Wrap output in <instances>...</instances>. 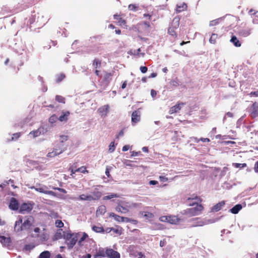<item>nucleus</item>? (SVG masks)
<instances>
[{
	"mask_svg": "<svg viewBox=\"0 0 258 258\" xmlns=\"http://www.w3.org/2000/svg\"><path fill=\"white\" fill-rule=\"evenodd\" d=\"M137 7L135 5L131 4L128 6V9L131 11H136Z\"/></svg>",
	"mask_w": 258,
	"mask_h": 258,
	"instance_id": "09e8293b",
	"label": "nucleus"
},
{
	"mask_svg": "<svg viewBox=\"0 0 258 258\" xmlns=\"http://www.w3.org/2000/svg\"><path fill=\"white\" fill-rule=\"evenodd\" d=\"M184 105V103H179L176 104L175 106L172 107L169 111V113L170 114H172L174 113L178 112L181 108V107Z\"/></svg>",
	"mask_w": 258,
	"mask_h": 258,
	"instance_id": "ddd939ff",
	"label": "nucleus"
},
{
	"mask_svg": "<svg viewBox=\"0 0 258 258\" xmlns=\"http://www.w3.org/2000/svg\"><path fill=\"white\" fill-rule=\"evenodd\" d=\"M66 78V75L63 73H61L59 74L56 79V82L57 83L60 82L62 80H63Z\"/></svg>",
	"mask_w": 258,
	"mask_h": 258,
	"instance_id": "e433bc0d",
	"label": "nucleus"
},
{
	"mask_svg": "<svg viewBox=\"0 0 258 258\" xmlns=\"http://www.w3.org/2000/svg\"><path fill=\"white\" fill-rule=\"evenodd\" d=\"M0 242L5 246H9L11 242L9 237L0 236Z\"/></svg>",
	"mask_w": 258,
	"mask_h": 258,
	"instance_id": "f3484780",
	"label": "nucleus"
},
{
	"mask_svg": "<svg viewBox=\"0 0 258 258\" xmlns=\"http://www.w3.org/2000/svg\"><path fill=\"white\" fill-rule=\"evenodd\" d=\"M140 154H141L140 152H137L133 151L132 152L131 155H132V156H138Z\"/></svg>",
	"mask_w": 258,
	"mask_h": 258,
	"instance_id": "69168bd1",
	"label": "nucleus"
},
{
	"mask_svg": "<svg viewBox=\"0 0 258 258\" xmlns=\"http://www.w3.org/2000/svg\"><path fill=\"white\" fill-rule=\"evenodd\" d=\"M70 114V112L69 111L62 112V114L59 117L58 119L60 121H67L68 119V116Z\"/></svg>",
	"mask_w": 258,
	"mask_h": 258,
	"instance_id": "412c9836",
	"label": "nucleus"
},
{
	"mask_svg": "<svg viewBox=\"0 0 258 258\" xmlns=\"http://www.w3.org/2000/svg\"><path fill=\"white\" fill-rule=\"evenodd\" d=\"M57 119V116L55 114H53L49 117V121L50 123H53L55 122L56 121Z\"/></svg>",
	"mask_w": 258,
	"mask_h": 258,
	"instance_id": "ea45409f",
	"label": "nucleus"
},
{
	"mask_svg": "<svg viewBox=\"0 0 258 258\" xmlns=\"http://www.w3.org/2000/svg\"><path fill=\"white\" fill-rule=\"evenodd\" d=\"M136 256H138V258H144V255L141 252H139Z\"/></svg>",
	"mask_w": 258,
	"mask_h": 258,
	"instance_id": "774afa93",
	"label": "nucleus"
},
{
	"mask_svg": "<svg viewBox=\"0 0 258 258\" xmlns=\"http://www.w3.org/2000/svg\"><path fill=\"white\" fill-rule=\"evenodd\" d=\"M31 188L34 189L36 191L41 193H44L45 194H48L52 196L55 195V194L53 191L50 190H45L43 187H35L34 186H32Z\"/></svg>",
	"mask_w": 258,
	"mask_h": 258,
	"instance_id": "2eb2a0df",
	"label": "nucleus"
},
{
	"mask_svg": "<svg viewBox=\"0 0 258 258\" xmlns=\"http://www.w3.org/2000/svg\"><path fill=\"white\" fill-rule=\"evenodd\" d=\"M130 146L129 145H125L122 147V151H126L130 149Z\"/></svg>",
	"mask_w": 258,
	"mask_h": 258,
	"instance_id": "052dcab7",
	"label": "nucleus"
},
{
	"mask_svg": "<svg viewBox=\"0 0 258 258\" xmlns=\"http://www.w3.org/2000/svg\"><path fill=\"white\" fill-rule=\"evenodd\" d=\"M19 205L18 201L14 198H12L9 205V207L12 210H17L19 209Z\"/></svg>",
	"mask_w": 258,
	"mask_h": 258,
	"instance_id": "6e6552de",
	"label": "nucleus"
},
{
	"mask_svg": "<svg viewBox=\"0 0 258 258\" xmlns=\"http://www.w3.org/2000/svg\"><path fill=\"white\" fill-rule=\"evenodd\" d=\"M81 172L83 173H89V171L86 169V167L84 166V169L83 168V169L81 170Z\"/></svg>",
	"mask_w": 258,
	"mask_h": 258,
	"instance_id": "338daca9",
	"label": "nucleus"
},
{
	"mask_svg": "<svg viewBox=\"0 0 258 258\" xmlns=\"http://www.w3.org/2000/svg\"><path fill=\"white\" fill-rule=\"evenodd\" d=\"M68 136L66 135L60 136V142L63 143L67 141L68 140Z\"/></svg>",
	"mask_w": 258,
	"mask_h": 258,
	"instance_id": "49530a36",
	"label": "nucleus"
},
{
	"mask_svg": "<svg viewBox=\"0 0 258 258\" xmlns=\"http://www.w3.org/2000/svg\"><path fill=\"white\" fill-rule=\"evenodd\" d=\"M113 231L114 233H118L119 230L117 229H115L114 228H109V231Z\"/></svg>",
	"mask_w": 258,
	"mask_h": 258,
	"instance_id": "e2e57ef3",
	"label": "nucleus"
},
{
	"mask_svg": "<svg viewBox=\"0 0 258 258\" xmlns=\"http://www.w3.org/2000/svg\"><path fill=\"white\" fill-rule=\"evenodd\" d=\"M106 212V208L104 205H101L97 209L96 216H100L104 215Z\"/></svg>",
	"mask_w": 258,
	"mask_h": 258,
	"instance_id": "a211bd4d",
	"label": "nucleus"
},
{
	"mask_svg": "<svg viewBox=\"0 0 258 258\" xmlns=\"http://www.w3.org/2000/svg\"><path fill=\"white\" fill-rule=\"evenodd\" d=\"M158 183V182L156 180H151L149 182V184L151 185H156Z\"/></svg>",
	"mask_w": 258,
	"mask_h": 258,
	"instance_id": "0e129e2a",
	"label": "nucleus"
},
{
	"mask_svg": "<svg viewBox=\"0 0 258 258\" xmlns=\"http://www.w3.org/2000/svg\"><path fill=\"white\" fill-rule=\"evenodd\" d=\"M195 205H196V207L188 208L186 210H183L181 213L183 215H185L189 217L197 216L201 214L202 211L203 210V207L202 205H198L195 203L189 204V206H194Z\"/></svg>",
	"mask_w": 258,
	"mask_h": 258,
	"instance_id": "f03ea898",
	"label": "nucleus"
},
{
	"mask_svg": "<svg viewBox=\"0 0 258 258\" xmlns=\"http://www.w3.org/2000/svg\"><path fill=\"white\" fill-rule=\"evenodd\" d=\"M130 53L131 54H133L134 55H136L138 57H144V53L141 52V48H138L137 50L131 49L130 51Z\"/></svg>",
	"mask_w": 258,
	"mask_h": 258,
	"instance_id": "6ab92c4d",
	"label": "nucleus"
},
{
	"mask_svg": "<svg viewBox=\"0 0 258 258\" xmlns=\"http://www.w3.org/2000/svg\"><path fill=\"white\" fill-rule=\"evenodd\" d=\"M50 257V253L48 251H44L41 252L39 258H49Z\"/></svg>",
	"mask_w": 258,
	"mask_h": 258,
	"instance_id": "2f4dec72",
	"label": "nucleus"
},
{
	"mask_svg": "<svg viewBox=\"0 0 258 258\" xmlns=\"http://www.w3.org/2000/svg\"><path fill=\"white\" fill-rule=\"evenodd\" d=\"M94 255L100 257H104L106 256V250L104 251L103 249H99V250L96 252V254Z\"/></svg>",
	"mask_w": 258,
	"mask_h": 258,
	"instance_id": "c756f323",
	"label": "nucleus"
},
{
	"mask_svg": "<svg viewBox=\"0 0 258 258\" xmlns=\"http://www.w3.org/2000/svg\"><path fill=\"white\" fill-rule=\"evenodd\" d=\"M250 114L252 118L258 116V103L254 102L250 108Z\"/></svg>",
	"mask_w": 258,
	"mask_h": 258,
	"instance_id": "9d476101",
	"label": "nucleus"
},
{
	"mask_svg": "<svg viewBox=\"0 0 258 258\" xmlns=\"http://www.w3.org/2000/svg\"><path fill=\"white\" fill-rule=\"evenodd\" d=\"M92 65L96 69H100L101 66V61L98 58H95L93 61Z\"/></svg>",
	"mask_w": 258,
	"mask_h": 258,
	"instance_id": "cd10ccee",
	"label": "nucleus"
},
{
	"mask_svg": "<svg viewBox=\"0 0 258 258\" xmlns=\"http://www.w3.org/2000/svg\"><path fill=\"white\" fill-rule=\"evenodd\" d=\"M40 240L42 241V242H44V241H45L47 240V235L45 233H43L42 234H41L40 235Z\"/></svg>",
	"mask_w": 258,
	"mask_h": 258,
	"instance_id": "de8ad7c7",
	"label": "nucleus"
},
{
	"mask_svg": "<svg viewBox=\"0 0 258 258\" xmlns=\"http://www.w3.org/2000/svg\"><path fill=\"white\" fill-rule=\"evenodd\" d=\"M218 38V35L217 34L213 33L212 34L211 38L209 39V41L211 43L214 44L216 42V40Z\"/></svg>",
	"mask_w": 258,
	"mask_h": 258,
	"instance_id": "4c0bfd02",
	"label": "nucleus"
},
{
	"mask_svg": "<svg viewBox=\"0 0 258 258\" xmlns=\"http://www.w3.org/2000/svg\"><path fill=\"white\" fill-rule=\"evenodd\" d=\"M154 217V214L146 211V219L151 220Z\"/></svg>",
	"mask_w": 258,
	"mask_h": 258,
	"instance_id": "a18cd8bd",
	"label": "nucleus"
},
{
	"mask_svg": "<svg viewBox=\"0 0 258 258\" xmlns=\"http://www.w3.org/2000/svg\"><path fill=\"white\" fill-rule=\"evenodd\" d=\"M230 41L233 43V44L236 47H240L241 43L238 40L235 36H233L230 40Z\"/></svg>",
	"mask_w": 258,
	"mask_h": 258,
	"instance_id": "c85d7f7f",
	"label": "nucleus"
},
{
	"mask_svg": "<svg viewBox=\"0 0 258 258\" xmlns=\"http://www.w3.org/2000/svg\"><path fill=\"white\" fill-rule=\"evenodd\" d=\"M105 174L106 175V176L108 177H110V172H109V168L108 167H107L106 169Z\"/></svg>",
	"mask_w": 258,
	"mask_h": 258,
	"instance_id": "680f3d73",
	"label": "nucleus"
},
{
	"mask_svg": "<svg viewBox=\"0 0 258 258\" xmlns=\"http://www.w3.org/2000/svg\"><path fill=\"white\" fill-rule=\"evenodd\" d=\"M159 220L161 222H167L171 224H176L180 221L176 216H163L160 217Z\"/></svg>",
	"mask_w": 258,
	"mask_h": 258,
	"instance_id": "39448f33",
	"label": "nucleus"
},
{
	"mask_svg": "<svg viewBox=\"0 0 258 258\" xmlns=\"http://www.w3.org/2000/svg\"><path fill=\"white\" fill-rule=\"evenodd\" d=\"M109 147V151L110 152H113L115 150L114 143L113 142L110 143Z\"/></svg>",
	"mask_w": 258,
	"mask_h": 258,
	"instance_id": "37998d69",
	"label": "nucleus"
},
{
	"mask_svg": "<svg viewBox=\"0 0 258 258\" xmlns=\"http://www.w3.org/2000/svg\"><path fill=\"white\" fill-rule=\"evenodd\" d=\"M175 28H173V27H170L169 29H168V33L171 35H174L175 34V31H174V29Z\"/></svg>",
	"mask_w": 258,
	"mask_h": 258,
	"instance_id": "8fccbe9b",
	"label": "nucleus"
},
{
	"mask_svg": "<svg viewBox=\"0 0 258 258\" xmlns=\"http://www.w3.org/2000/svg\"><path fill=\"white\" fill-rule=\"evenodd\" d=\"M109 106L108 105H104L101 107H100L98 111L100 115H101L102 116H105L107 115L108 112H109Z\"/></svg>",
	"mask_w": 258,
	"mask_h": 258,
	"instance_id": "4468645a",
	"label": "nucleus"
},
{
	"mask_svg": "<svg viewBox=\"0 0 258 258\" xmlns=\"http://www.w3.org/2000/svg\"><path fill=\"white\" fill-rule=\"evenodd\" d=\"M242 208V207L241 204H237L231 208L230 211L233 214H237Z\"/></svg>",
	"mask_w": 258,
	"mask_h": 258,
	"instance_id": "bb28decb",
	"label": "nucleus"
},
{
	"mask_svg": "<svg viewBox=\"0 0 258 258\" xmlns=\"http://www.w3.org/2000/svg\"><path fill=\"white\" fill-rule=\"evenodd\" d=\"M112 76L113 74L111 73L105 72L103 77V81L107 83H109L111 80Z\"/></svg>",
	"mask_w": 258,
	"mask_h": 258,
	"instance_id": "b1692460",
	"label": "nucleus"
},
{
	"mask_svg": "<svg viewBox=\"0 0 258 258\" xmlns=\"http://www.w3.org/2000/svg\"><path fill=\"white\" fill-rule=\"evenodd\" d=\"M34 223V218L31 216H19L18 220L15 222L14 230L16 232L29 230Z\"/></svg>",
	"mask_w": 258,
	"mask_h": 258,
	"instance_id": "f257e3e1",
	"label": "nucleus"
},
{
	"mask_svg": "<svg viewBox=\"0 0 258 258\" xmlns=\"http://www.w3.org/2000/svg\"><path fill=\"white\" fill-rule=\"evenodd\" d=\"M217 24V20H213L210 22L209 25L210 26H215Z\"/></svg>",
	"mask_w": 258,
	"mask_h": 258,
	"instance_id": "bf43d9fd",
	"label": "nucleus"
},
{
	"mask_svg": "<svg viewBox=\"0 0 258 258\" xmlns=\"http://www.w3.org/2000/svg\"><path fill=\"white\" fill-rule=\"evenodd\" d=\"M187 9V5L185 3H183L180 5H177L176 12L180 13L182 11L186 10Z\"/></svg>",
	"mask_w": 258,
	"mask_h": 258,
	"instance_id": "5701e85b",
	"label": "nucleus"
},
{
	"mask_svg": "<svg viewBox=\"0 0 258 258\" xmlns=\"http://www.w3.org/2000/svg\"><path fill=\"white\" fill-rule=\"evenodd\" d=\"M130 207V206L124 205V203L121 201L115 208V210L117 212L125 214L128 212V208Z\"/></svg>",
	"mask_w": 258,
	"mask_h": 258,
	"instance_id": "0eeeda50",
	"label": "nucleus"
},
{
	"mask_svg": "<svg viewBox=\"0 0 258 258\" xmlns=\"http://www.w3.org/2000/svg\"><path fill=\"white\" fill-rule=\"evenodd\" d=\"M225 205V202L222 201L215 205L211 209L212 212H218L221 210L222 207Z\"/></svg>",
	"mask_w": 258,
	"mask_h": 258,
	"instance_id": "aec40b11",
	"label": "nucleus"
},
{
	"mask_svg": "<svg viewBox=\"0 0 258 258\" xmlns=\"http://www.w3.org/2000/svg\"><path fill=\"white\" fill-rule=\"evenodd\" d=\"M179 21L180 18L179 17H175L172 20L171 27H173V28L177 29L179 25Z\"/></svg>",
	"mask_w": 258,
	"mask_h": 258,
	"instance_id": "393cba45",
	"label": "nucleus"
},
{
	"mask_svg": "<svg viewBox=\"0 0 258 258\" xmlns=\"http://www.w3.org/2000/svg\"><path fill=\"white\" fill-rule=\"evenodd\" d=\"M159 178L160 181L163 182H166L168 180V178L164 176H160Z\"/></svg>",
	"mask_w": 258,
	"mask_h": 258,
	"instance_id": "603ef678",
	"label": "nucleus"
},
{
	"mask_svg": "<svg viewBox=\"0 0 258 258\" xmlns=\"http://www.w3.org/2000/svg\"><path fill=\"white\" fill-rule=\"evenodd\" d=\"M110 217L114 218V220L118 222H123L124 221L128 222L129 219L128 218L121 217L115 214L114 213H110L109 215Z\"/></svg>",
	"mask_w": 258,
	"mask_h": 258,
	"instance_id": "1a4fd4ad",
	"label": "nucleus"
},
{
	"mask_svg": "<svg viewBox=\"0 0 258 258\" xmlns=\"http://www.w3.org/2000/svg\"><path fill=\"white\" fill-rule=\"evenodd\" d=\"M92 229L97 233H103L104 232V229L102 227H99L95 225L92 227Z\"/></svg>",
	"mask_w": 258,
	"mask_h": 258,
	"instance_id": "7c9ffc66",
	"label": "nucleus"
},
{
	"mask_svg": "<svg viewBox=\"0 0 258 258\" xmlns=\"http://www.w3.org/2000/svg\"><path fill=\"white\" fill-rule=\"evenodd\" d=\"M113 18L117 21L119 26H123L126 25V21L121 17V15L115 14L113 15Z\"/></svg>",
	"mask_w": 258,
	"mask_h": 258,
	"instance_id": "dca6fc26",
	"label": "nucleus"
},
{
	"mask_svg": "<svg viewBox=\"0 0 258 258\" xmlns=\"http://www.w3.org/2000/svg\"><path fill=\"white\" fill-rule=\"evenodd\" d=\"M55 100L60 103H65V98L60 95H56L55 97Z\"/></svg>",
	"mask_w": 258,
	"mask_h": 258,
	"instance_id": "58836bf2",
	"label": "nucleus"
},
{
	"mask_svg": "<svg viewBox=\"0 0 258 258\" xmlns=\"http://www.w3.org/2000/svg\"><path fill=\"white\" fill-rule=\"evenodd\" d=\"M55 156H56V155L53 151H52L51 152H49L47 155V157H50V158H53Z\"/></svg>",
	"mask_w": 258,
	"mask_h": 258,
	"instance_id": "3c124183",
	"label": "nucleus"
},
{
	"mask_svg": "<svg viewBox=\"0 0 258 258\" xmlns=\"http://www.w3.org/2000/svg\"><path fill=\"white\" fill-rule=\"evenodd\" d=\"M140 120V112L138 110L134 111L132 114V122L133 124L136 123Z\"/></svg>",
	"mask_w": 258,
	"mask_h": 258,
	"instance_id": "f8f14e48",
	"label": "nucleus"
},
{
	"mask_svg": "<svg viewBox=\"0 0 258 258\" xmlns=\"http://www.w3.org/2000/svg\"><path fill=\"white\" fill-rule=\"evenodd\" d=\"M87 237H88V235L86 233H84L83 236L80 239L79 242H81L84 241Z\"/></svg>",
	"mask_w": 258,
	"mask_h": 258,
	"instance_id": "864d4df0",
	"label": "nucleus"
},
{
	"mask_svg": "<svg viewBox=\"0 0 258 258\" xmlns=\"http://www.w3.org/2000/svg\"><path fill=\"white\" fill-rule=\"evenodd\" d=\"M63 231H62V229H59L57 230V232L55 234V236L56 239H60L62 237L63 238Z\"/></svg>",
	"mask_w": 258,
	"mask_h": 258,
	"instance_id": "473e14b6",
	"label": "nucleus"
},
{
	"mask_svg": "<svg viewBox=\"0 0 258 258\" xmlns=\"http://www.w3.org/2000/svg\"><path fill=\"white\" fill-rule=\"evenodd\" d=\"M63 238L69 249L72 248L78 240V234L71 232H63Z\"/></svg>",
	"mask_w": 258,
	"mask_h": 258,
	"instance_id": "7ed1b4c3",
	"label": "nucleus"
},
{
	"mask_svg": "<svg viewBox=\"0 0 258 258\" xmlns=\"http://www.w3.org/2000/svg\"><path fill=\"white\" fill-rule=\"evenodd\" d=\"M65 149H61L60 147L54 148L53 149V152L56 154V156L61 154L63 151H64Z\"/></svg>",
	"mask_w": 258,
	"mask_h": 258,
	"instance_id": "f704fd0d",
	"label": "nucleus"
},
{
	"mask_svg": "<svg viewBox=\"0 0 258 258\" xmlns=\"http://www.w3.org/2000/svg\"><path fill=\"white\" fill-rule=\"evenodd\" d=\"M92 199L91 201H96L98 200L102 196L101 192L98 191H93L92 192Z\"/></svg>",
	"mask_w": 258,
	"mask_h": 258,
	"instance_id": "a878e982",
	"label": "nucleus"
},
{
	"mask_svg": "<svg viewBox=\"0 0 258 258\" xmlns=\"http://www.w3.org/2000/svg\"><path fill=\"white\" fill-rule=\"evenodd\" d=\"M119 196L116 194L111 193L108 196H106L103 198L104 200H108L114 198H118Z\"/></svg>",
	"mask_w": 258,
	"mask_h": 258,
	"instance_id": "72a5a7b5",
	"label": "nucleus"
},
{
	"mask_svg": "<svg viewBox=\"0 0 258 258\" xmlns=\"http://www.w3.org/2000/svg\"><path fill=\"white\" fill-rule=\"evenodd\" d=\"M32 209V206L30 204L23 203L20 207V212L23 213L25 212H29Z\"/></svg>",
	"mask_w": 258,
	"mask_h": 258,
	"instance_id": "9b49d317",
	"label": "nucleus"
},
{
	"mask_svg": "<svg viewBox=\"0 0 258 258\" xmlns=\"http://www.w3.org/2000/svg\"><path fill=\"white\" fill-rule=\"evenodd\" d=\"M191 221L194 222V224L191 227L203 226L209 224L215 223L217 219H200L199 218L192 219Z\"/></svg>",
	"mask_w": 258,
	"mask_h": 258,
	"instance_id": "20e7f679",
	"label": "nucleus"
},
{
	"mask_svg": "<svg viewBox=\"0 0 258 258\" xmlns=\"http://www.w3.org/2000/svg\"><path fill=\"white\" fill-rule=\"evenodd\" d=\"M41 133L40 128H38L37 130L31 131L30 133V135H33L34 137H37L40 135Z\"/></svg>",
	"mask_w": 258,
	"mask_h": 258,
	"instance_id": "c9c22d12",
	"label": "nucleus"
},
{
	"mask_svg": "<svg viewBox=\"0 0 258 258\" xmlns=\"http://www.w3.org/2000/svg\"><path fill=\"white\" fill-rule=\"evenodd\" d=\"M157 95V92L155 90L152 89L151 91V95L153 98H154Z\"/></svg>",
	"mask_w": 258,
	"mask_h": 258,
	"instance_id": "6e6d98bb",
	"label": "nucleus"
},
{
	"mask_svg": "<svg viewBox=\"0 0 258 258\" xmlns=\"http://www.w3.org/2000/svg\"><path fill=\"white\" fill-rule=\"evenodd\" d=\"M254 170L256 173H258V161L255 163Z\"/></svg>",
	"mask_w": 258,
	"mask_h": 258,
	"instance_id": "4d7b16f0",
	"label": "nucleus"
},
{
	"mask_svg": "<svg viewBox=\"0 0 258 258\" xmlns=\"http://www.w3.org/2000/svg\"><path fill=\"white\" fill-rule=\"evenodd\" d=\"M54 189H56V190H57L59 191L60 192H62L63 194H66L67 192L66 190L62 188L56 187V188H54Z\"/></svg>",
	"mask_w": 258,
	"mask_h": 258,
	"instance_id": "5fc2aeb1",
	"label": "nucleus"
},
{
	"mask_svg": "<svg viewBox=\"0 0 258 258\" xmlns=\"http://www.w3.org/2000/svg\"><path fill=\"white\" fill-rule=\"evenodd\" d=\"M55 226L58 228H61L63 226L64 224L63 222L60 220H56L55 222Z\"/></svg>",
	"mask_w": 258,
	"mask_h": 258,
	"instance_id": "a19ab883",
	"label": "nucleus"
},
{
	"mask_svg": "<svg viewBox=\"0 0 258 258\" xmlns=\"http://www.w3.org/2000/svg\"><path fill=\"white\" fill-rule=\"evenodd\" d=\"M21 136V133H17L13 134L12 140H16Z\"/></svg>",
	"mask_w": 258,
	"mask_h": 258,
	"instance_id": "79ce46f5",
	"label": "nucleus"
},
{
	"mask_svg": "<svg viewBox=\"0 0 258 258\" xmlns=\"http://www.w3.org/2000/svg\"><path fill=\"white\" fill-rule=\"evenodd\" d=\"M6 183L7 184L11 183L12 184V186H14L13 184L14 183V181L13 179H10L8 181H6Z\"/></svg>",
	"mask_w": 258,
	"mask_h": 258,
	"instance_id": "13d9d810",
	"label": "nucleus"
},
{
	"mask_svg": "<svg viewBox=\"0 0 258 258\" xmlns=\"http://www.w3.org/2000/svg\"><path fill=\"white\" fill-rule=\"evenodd\" d=\"M233 165H234V167L236 168H239H239H244L246 166V164H245V163H243V164L234 163Z\"/></svg>",
	"mask_w": 258,
	"mask_h": 258,
	"instance_id": "c03bdc74",
	"label": "nucleus"
},
{
	"mask_svg": "<svg viewBox=\"0 0 258 258\" xmlns=\"http://www.w3.org/2000/svg\"><path fill=\"white\" fill-rule=\"evenodd\" d=\"M106 255L108 258H120V253L111 248H106Z\"/></svg>",
	"mask_w": 258,
	"mask_h": 258,
	"instance_id": "423d86ee",
	"label": "nucleus"
},
{
	"mask_svg": "<svg viewBox=\"0 0 258 258\" xmlns=\"http://www.w3.org/2000/svg\"><path fill=\"white\" fill-rule=\"evenodd\" d=\"M92 195H86L85 194L81 195L79 198H77L78 200L80 201H91L92 199Z\"/></svg>",
	"mask_w": 258,
	"mask_h": 258,
	"instance_id": "4be33fe9",
	"label": "nucleus"
}]
</instances>
